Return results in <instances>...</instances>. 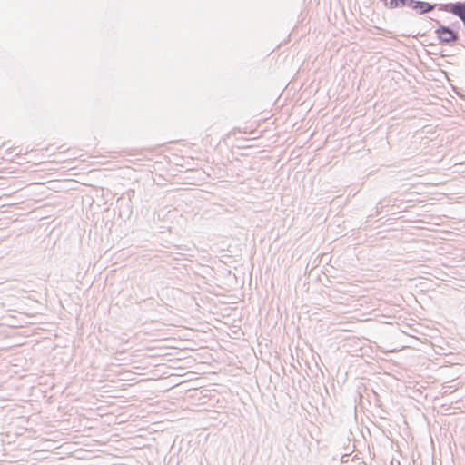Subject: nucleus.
Segmentation results:
<instances>
[{"mask_svg":"<svg viewBox=\"0 0 465 465\" xmlns=\"http://www.w3.org/2000/svg\"><path fill=\"white\" fill-rule=\"evenodd\" d=\"M436 23L438 27L434 33L440 44L449 46L459 45L460 34L457 30L451 26L442 25L439 20H436Z\"/></svg>","mask_w":465,"mask_h":465,"instance_id":"f257e3e1","label":"nucleus"},{"mask_svg":"<svg viewBox=\"0 0 465 465\" xmlns=\"http://www.w3.org/2000/svg\"><path fill=\"white\" fill-rule=\"evenodd\" d=\"M440 5H441V4H431L420 0H409L408 8L413 10L417 15H425L435 9L439 10Z\"/></svg>","mask_w":465,"mask_h":465,"instance_id":"f03ea898","label":"nucleus"},{"mask_svg":"<svg viewBox=\"0 0 465 465\" xmlns=\"http://www.w3.org/2000/svg\"><path fill=\"white\" fill-rule=\"evenodd\" d=\"M385 7L390 9L408 7L409 0H382Z\"/></svg>","mask_w":465,"mask_h":465,"instance_id":"7ed1b4c3","label":"nucleus"},{"mask_svg":"<svg viewBox=\"0 0 465 465\" xmlns=\"http://www.w3.org/2000/svg\"><path fill=\"white\" fill-rule=\"evenodd\" d=\"M452 26L459 27L460 26V23L459 22H455V23L452 24Z\"/></svg>","mask_w":465,"mask_h":465,"instance_id":"20e7f679","label":"nucleus"}]
</instances>
